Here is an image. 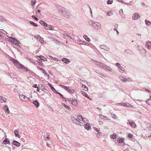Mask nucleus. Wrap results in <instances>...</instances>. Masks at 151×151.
<instances>
[{"label": "nucleus", "mask_w": 151, "mask_h": 151, "mask_svg": "<svg viewBox=\"0 0 151 151\" xmlns=\"http://www.w3.org/2000/svg\"><path fill=\"white\" fill-rule=\"evenodd\" d=\"M88 24L94 29H101V27L100 23L97 22H96L91 20L88 21Z\"/></svg>", "instance_id": "obj_1"}, {"label": "nucleus", "mask_w": 151, "mask_h": 151, "mask_svg": "<svg viewBox=\"0 0 151 151\" xmlns=\"http://www.w3.org/2000/svg\"><path fill=\"white\" fill-rule=\"evenodd\" d=\"M61 12L62 15L66 18H68L71 15L70 12L65 8H63V10Z\"/></svg>", "instance_id": "obj_2"}, {"label": "nucleus", "mask_w": 151, "mask_h": 151, "mask_svg": "<svg viewBox=\"0 0 151 151\" xmlns=\"http://www.w3.org/2000/svg\"><path fill=\"white\" fill-rule=\"evenodd\" d=\"M119 78L122 82H127L132 81V79L130 78L129 77L124 78L123 76H119Z\"/></svg>", "instance_id": "obj_3"}, {"label": "nucleus", "mask_w": 151, "mask_h": 151, "mask_svg": "<svg viewBox=\"0 0 151 151\" xmlns=\"http://www.w3.org/2000/svg\"><path fill=\"white\" fill-rule=\"evenodd\" d=\"M140 49L138 50L141 54L143 56H145L146 54V52L145 50L142 47H140Z\"/></svg>", "instance_id": "obj_4"}, {"label": "nucleus", "mask_w": 151, "mask_h": 151, "mask_svg": "<svg viewBox=\"0 0 151 151\" xmlns=\"http://www.w3.org/2000/svg\"><path fill=\"white\" fill-rule=\"evenodd\" d=\"M20 99L22 100L26 101L28 100L29 101L30 99L29 98L23 95H20L19 96Z\"/></svg>", "instance_id": "obj_5"}, {"label": "nucleus", "mask_w": 151, "mask_h": 151, "mask_svg": "<svg viewBox=\"0 0 151 151\" xmlns=\"http://www.w3.org/2000/svg\"><path fill=\"white\" fill-rule=\"evenodd\" d=\"M127 124H129L130 126L131 127L133 128H135L136 127V125L134 122H133L132 120V121H130L128 119L127 120Z\"/></svg>", "instance_id": "obj_6"}, {"label": "nucleus", "mask_w": 151, "mask_h": 151, "mask_svg": "<svg viewBox=\"0 0 151 151\" xmlns=\"http://www.w3.org/2000/svg\"><path fill=\"white\" fill-rule=\"evenodd\" d=\"M140 17L139 15L137 13H134L132 17V19L134 20L137 19Z\"/></svg>", "instance_id": "obj_7"}, {"label": "nucleus", "mask_w": 151, "mask_h": 151, "mask_svg": "<svg viewBox=\"0 0 151 151\" xmlns=\"http://www.w3.org/2000/svg\"><path fill=\"white\" fill-rule=\"evenodd\" d=\"M36 57L38 58V60H41L43 61H47V59L45 58L43 56H37Z\"/></svg>", "instance_id": "obj_8"}, {"label": "nucleus", "mask_w": 151, "mask_h": 151, "mask_svg": "<svg viewBox=\"0 0 151 151\" xmlns=\"http://www.w3.org/2000/svg\"><path fill=\"white\" fill-rule=\"evenodd\" d=\"M145 46L148 49H150L151 48V42L149 41H146L145 43Z\"/></svg>", "instance_id": "obj_9"}, {"label": "nucleus", "mask_w": 151, "mask_h": 151, "mask_svg": "<svg viewBox=\"0 0 151 151\" xmlns=\"http://www.w3.org/2000/svg\"><path fill=\"white\" fill-rule=\"evenodd\" d=\"M10 42L12 44H15L17 46L19 45V44H20L18 40H16L15 41H14V42H13V41L12 40H10Z\"/></svg>", "instance_id": "obj_10"}, {"label": "nucleus", "mask_w": 151, "mask_h": 151, "mask_svg": "<svg viewBox=\"0 0 151 151\" xmlns=\"http://www.w3.org/2000/svg\"><path fill=\"white\" fill-rule=\"evenodd\" d=\"M71 119L74 124L78 125V123H79V120L74 117L72 118Z\"/></svg>", "instance_id": "obj_11"}, {"label": "nucleus", "mask_w": 151, "mask_h": 151, "mask_svg": "<svg viewBox=\"0 0 151 151\" xmlns=\"http://www.w3.org/2000/svg\"><path fill=\"white\" fill-rule=\"evenodd\" d=\"M33 103L36 108H38L40 104L37 100H35L33 101Z\"/></svg>", "instance_id": "obj_12"}, {"label": "nucleus", "mask_w": 151, "mask_h": 151, "mask_svg": "<svg viewBox=\"0 0 151 151\" xmlns=\"http://www.w3.org/2000/svg\"><path fill=\"white\" fill-rule=\"evenodd\" d=\"M14 62L15 65L17 67L19 68L21 66V64L17 60H14Z\"/></svg>", "instance_id": "obj_13"}, {"label": "nucleus", "mask_w": 151, "mask_h": 151, "mask_svg": "<svg viewBox=\"0 0 151 151\" xmlns=\"http://www.w3.org/2000/svg\"><path fill=\"white\" fill-rule=\"evenodd\" d=\"M46 27H47L46 28H45L47 30H55V29L53 28V27H52V26L50 25H49L47 26H46Z\"/></svg>", "instance_id": "obj_14"}, {"label": "nucleus", "mask_w": 151, "mask_h": 151, "mask_svg": "<svg viewBox=\"0 0 151 151\" xmlns=\"http://www.w3.org/2000/svg\"><path fill=\"white\" fill-rule=\"evenodd\" d=\"M62 61L66 64H68L70 63L69 60L66 58H63L62 59Z\"/></svg>", "instance_id": "obj_15"}, {"label": "nucleus", "mask_w": 151, "mask_h": 151, "mask_svg": "<svg viewBox=\"0 0 151 151\" xmlns=\"http://www.w3.org/2000/svg\"><path fill=\"white\" fill-rule=\"evenodd\" d=\"M123 106H125V107H133V106H132V105H131V104H129L128 103H125L124 102V104H123Z\"/></svg>", "instance_id": "obj_16"}, {"label": "nucleus", "mask_w": 151, "mask_h": 151, "mask_svg": "<svg viewBox=\"0 0 151 151\" xmlns=\"http://www.w3.org/2000/svg\"><path fill=\"white\" fill-rule=\"evenodd\" d=\"M81 93L82 94L83 96H85L88 99L90 100H91V99L88 96V94L86 92H84L83 91H82L81 92Z\"/></svg>", "instance_id": "obj_17"}, {"label": "nucleus", "mask_w": 151, "mask_h": 151, "mask_svg": "<svg viewBox=\"0 0 151 151\" xmlns=\"http://www.w3.org/2000/svg\"><path fill=\"white\" fill-rule=\"evenodd\" d=\"M84 127L86 129L88 130L91 128V127L89 124L86 123L84 125Z\"/></svg>", "instance_id": "obj_18"}, {"label": "nucleus", "mask_w": 151, "mask_h": 151, "mask_svg": "<svg viewBox=\"0 0 151 151\" xmlns=\"http://www.w3.org/2000/svg\"><path fill=\"white\" fill-rule=\"evenodd\" d=\"M10 142L9 139L7 138H5L3 141L2 143L5 145H6L7 144H9Z\"/></svg>", "instance_id": "obj_19"}, {"label": "nucleus", "mask_w": 151, "mask_h": 151, "mask_svg": "<svg viewBox=\"0 0 151 151\" xmlns=\"http://www.w3.org/2000/svg\"><path fill=\"white\" fill-rule=\"evenodd\" d=\"M145 102L151 106V96H150V97L149 99H147L146 100Z\"/></svg>", "instance_id": "obj_20"}, {"label": "nucleus", "mask_w": 151, "mask_h": 151, "mask_svg": "<svg viewBox=\"0 0 151 151\" xmlns=\"http://www.w3.org/2000/svg\"><path fill=\"white\" fill-rule=\"evenodd\" d=\"M14 133L16 137L19 138L20 137V135L18 134V131L17 129H15L14 131Z\"/></svg>", "instance_id": "obj_21"}, {"label": "nucleus", "mask_w": 151, "mask_h": 151, "mask_svg": "<svg viewBox=\"0 0 151 151\" xmlns=\"http://www.w3.org/2000/svg\"><path fill=\"white\" fill-rule=\"evenodd\" d=\"M118 69L119 71L121 73H123L125 71L124 68L122 66L120 67Z\"/></svg>", "instance_id": "obj_22"}, {"label": "nucleus", "mask_w": 151, "mask_h": 151, "mask_svg": "<svg viewBox=\"0 0 151 151\" xmlns=\"http://www.w3.org/2000/svg\"><path fill=\"white\" fill-rule=\"evenodd\" d=\"M71 104L73 105L76 106L77 104V102L76 100L72 98V101Z\"/></svg>", "instance_id": "obj_23"}, {"label": "nucleus", "mask_w": 151, "mask_h": 151, "mask_svg": "<svg viewBox=\"0 0 151 151\" xmlns=\"http://www.w3.org/2000/svg\"><path fill=\"white\" fill-rule=\"evenodd\" d=\"M49 136L50 135L48 133H46V134L45 135H44V139L45 140L46 139L50 140V138L49 137Z\"/></svg>", "instance_id": "obj_24"}, {"label": "nucleus", "mask_w": 151, "mask_h": 151, "mask_svg": "<svg viewBox=\"0 0 151 151\" xmlns=\"http://www.w3.org/2000/svg\"><path fill=\"white\" fill-rule=\"evenodd\" d=\"M3 109H4L5 112H6L8 114H9V108L7 106H5Z\"/></svg>", "instance_id": "obj_25"}, {"label": "nucleus", "mask_w": 151, "mask_h": 151, "mask_svg": "<svg viewBox=\"0 0 151 151\" xmlns=\"http://www.w3.org/2000/svg\"><path fill=\"white\" fill-rule=\"evenodd\" d=\"M6 99L4 97H3L2 96H0V101L1 103L5 102H6Z\"/></svg>", "instance_id": "obj_26"}, {"label": "nucleus", "mask_w": 151, "mask_h": 151, "mask_svg": "<svg viewBox=\"0 0 151 151\" xmlns=\"http://www.w3.org/2000/svg\"><path fill=\"white\" fill-rule=\"evenodd\" d=\"M13 144L14 145L17 147H19L20 146V143L16 141H14L13 142Z\"/></svg>", "instance_id": "obj_27"}, {"label": "nucleus", "mask_w": 151, "mask_h": 151, "mask_svg": "<svg viewBox=\"0 0 151 151\" xmlns=\"http://www.w3.org/2000/svg\"><path fill=\"white\" fill-rule=\"evenodd\" d=\"M56 7L58 9V10L60 11L61 12L62 11L63 8H64L62 6L58 5H56Z\"/></svg>", "instance_id": "obj_28"}, {"label": "nucleus", "mask_w": 151, "mask_h": 151, "mask_svg": "<svg viewBox=\"0 0 151 151\" xmlns=\"http://www.w3.org/2000/svg\"><path fill=\"white\" fill-rule=\"evenodd\" d=\"M40 23L41 25H42L43 26H47V24L46 23V22H44L43 21H42V20L40 21Z\"/></svg>", "instance_id": "obj_29"}, {"label": "nucleus", "mask_w": 151, "mask_h": 151, "mask_svg": "<svg viewBox=\"0 0 151 151\" xmlns=\"http://www.w3.org/2000/svg\"><path fill=\"white\" fill-rule=\"evenodd\" d=\"M83 37L84 38V39L88 42L90 41L91 40L88 37V36L87 35H84L83 36Z\"/></svg>", "instance_id": "obj_30"}, {"label": "nucleus", "mask_w": 151, "mask_h": 151, "mask_svg": "<svg viewBox=\"0 0 151 151\" xmlns=\"http://www.w3.org/2000/svg\"><path fill=\"white\" fill-rule=\"evenodd\" d=\"M146 125L148 129L150 130L151 131V124L150 123H147Z\"/></svg>", "instance_id": "obj_31"}, {"label": "nucleus", "mask_w": 151, "mask_h": 151, "mask_svg": "<svg viewBox=\"0 0 151 151\" xmlns=\"http://www.w3.org/2000/svg\"><path fill=\"white\" fill-rule=\"evenodd\" d=\"M124 52L125 53L129 54H131L132 53L131 51L129 49L125 50L124 51Z\"/></svg>", "instance_id": "obj_32"}, {"label": "nucleus", "mask_w": 151, "mask_h": 151, "mask_svg": "<svg viewBox=\"0 0 151 151\" xmlns=\"http://www.w3.org/2000/svg\"><path fill=\"white\" fill-rule=\"evenodd\" d=\"M69 93L72 94L74 92H75L74 90L72 89H69L68 88V90L67 91Z\"/></svg>", "instance_id": "obj_33"}, {"label": "nucleus", "mask_w": 151, "mask_h": 151, "mask_svg": "<svg viewBox=\"0 0 151 151\" xmlns=\"http://www.w3.org/2000/svg\"><path fill=\"white\" fill-rule=\"evenodd\" d=\"M62 105L65 108L68 109L69 111H70V108L68 106H67V105H65L64 104H62Z\"/></svg>", "instance_id": "obj_34"}, {"label": "nucleus", "mask_w": 151, "mask_h": 151, "mask_svg": "<svg viewBox=\"0 0 151 151\" xmlns=\"http://www.w3.org/2000/svg\"><path fill=\"white\" fill-rule=\"evenodd\" d=\"M104 69H105L107 70H108L109 71H111V69L107 65H104Z\"/></svg>", "instance_id": "obj_35"}, {"label": "nucleus", "mask_w": 151, "mask_h": 151, "mask_svg": "<svg viewBox=\"0 0 151 151\" xmlns=\"http://www.w3.org/2000/svg\"><path fill=\"white\" fill-rule=\"evenodd\" d=\"M145 22L146 25H147L149 26L151 24V22L147 20H145Z\"/></svg>", "instance_id": "obj_36"}, {"label": "nucleus", "mask_w": 151, "mask_h": 151, "mask_svg": "<svg viewBox=\"0 0 151 151\" xmlns=\"http://www.w3.org/2000/svg\"><path fill=\"white\" fill-rule=\"evenodd\" d=\"M59 86L60 87H62L63 88L65 89V90H66L67 91L68 90V89L69 88L67 86H63V85H60Z\"/></svg>", "instance_id": "obj_37"}, {"label": "nucleus", "mask_w": 151, "mask_h": 151, "mask_svg": "<svg viewBox=\"0 0 151 151\" xmlns=\"http://www.w3.org/2000/svg\"><path fill=\"white\" fill-rule=\"evenodd\" d=\"M82 87L84 91H88V88L85 85H82Z\"/></svg>", "instance_id": "obj_38"}, {"label": "nucleus", "mask_w": 151, "mask_h": 151, "mask_svg": "<svg viewBox=\"0 0 151 151\" xmlns=\"http://www.w3.org/2000/svg\"><path fill=\"white\" fill-rule=\"evenodd\" d=\"M116 134L115 133H114L112 135H110V137L111 138L114 139L116 138Z\"/></svg>", "instance_id": "obj_39"}, {"label": "nucleus", "mask_w": 151, "mask_h": 151, "mask_svg": "<svg viewBox=\"0 0 151 151\" xmlns=\"http://www.w3.org/2000/svg\"><path fill=\"white\" fill-rule=\"evenodd\" d=\"M29 23L32 25L33 26H34L35 27H37L38 26V25L37 24L33 22L32 21H30L29 22Z\"/></svg>", "instance_id": "obj_40"}, {"label": "nucleus", "mask_w": 151, "mask_h": 151, "mask_svg": "<svg viewBox=\"0 0 151 151\" xmlns=\"http://www.w3.org/2000/svg\"><path fill=\"white\" fill-rule=\"evenodd\" d=\"M96 136L97 137L99 138H101L102 137V135L101 134V133L99 132H97L96 134Z\"/></svg>", "instance_id": "obj_41"}, {"label": "nucleus", "mask_w": 151, "mask_h": 151, "mask_svg": "<svg viewBox=\"0 0 151 151\" xmlns=\"http://www.w3.org/2000/svg\"><path fill=\"white\" fill-rule=\"evenodd\" d=\"M95 64L97 65L100 66L101 67H103V65L102 64L99 62L97 61L96 63Z\"/></svg>", "instance_id": "obj_42"}, {"label": "nucleus", "mask_w": 151, "mask_h": 151, "mask_svg": "<svg viewBox=\"0 0 151 151\" xmlns=\"http://www.w3.org/2000/svg\"><path fill=\"white\" fill-rule=\"evenodd\" d=\"M49 57L50 58H51L53 60H55L57 61H58L59 60L57 58H54V57H52V56H50Z\"/></svg>", "instance_id": "obj_43"}, {"label": "nucleus", "mask_w": 151, "mask_h": 151, "mask_svg": "<svg viewBox=\"0 0 151 151\" xmlns=\"http://www.w3.org/2000/svg\"><path fill=\"white\" fill-rule=\"evenodd\" d=\"M81 121H82L84 123H86L88 121V119H87L86 118H83L82 117Z\"/></svg>", "instance_id": "obj_44"}, {"label": "nucleus", "mask_w": 151, "mask_h": 151, "mask_svg": "<svg viewBox=\"0 0 151 151\" xmlns=\"http://www.w3.org/2000/svg\"><path fill=\"white\" fill-rule=\"evenodd\" d=\"M5 21V19L2 16H0V21L3 22Z\"/></svg>", "instance_id": "obj_45"}, {"label": "nucleus", "mask_w": 151, "mask_h": 151, "mask_svg": "<svg viewBox=\"0 0 151 151\" xmlns=\"http://www.w3.org/2000/svg\"><path fill=\"white\" fill-rule=\"evenodd\" d=\"M113 2V0H108L107 1V4H111Z\"/></svg>", "instance_id": "obj_46"}, {"label": "nucleus", "mask_w": 151, "mask_h": 151, "mask_svg": "<svg viewBox=\"0 0 151 151\" xmlns=\"http://www.w3.org/2000/svg\"><path fill=\"white\" fill-rule=\"evenodd\" d=\"M42 72L43 73H44V74H45V75H46L48 77V78H49V75L47 74V73L46 72V71L45 70L43 69V70H42Z\"/></svg>", "instance_id": "obj_47"}, {"label": "nucleus", "mask_w": 151, "mask_h": 151, "mask_svg": "<svg viewBox=\"0 0 151 151\" xmlns=\"http://www.w3.org/2000/svg\"><path fill=\"white\" fill-rule=\"evenodd\" d=\"M111 116L114 119H116L117 118V116L114 114H111Z\"/></svg>", "instance_id": "obj_48"}, {"label": "nucleus", "mask_w": 151, "mask_h": 151, "mask_svg": "<svg viewBox=\"0 0 151 151\" xmlns=\"http://www.w3.org/2000/svg\"><path fill=\"white\" fill-rule=\"evenodd\" d=\"M56 93L57 94H59L60 96V97L61 98H63L64 99H65V97H63V96L60 92H58L57 91H56Z\"/></svg>", "instance_id": "obj_49"}, {"label": "nucleus", "mask_w": 151, "mask_h": 151, "mask_svg": "<svg viewBox=\"0 0 151 151\" xmlns=\"http://www.w3.org/2000/svg\"><path fill=\"white\" fill-rule=\"evenodd\" d=\"M35 38H36L37 40H39L40 39H41V37L40 35H37L35 36Z\"/></svg>", "instance_id": "obj_50"}, {"label": "nucleus", "mask_w": 151, "mask_h": 151, "mask_svg": "<svg viewBox=\"0 0 151 151\" xmlns=\"http://www.w3.org/2000/svg\"><path fill=\"white\" fill-rule=\"evenodd\" d=\"M82 117V116L81 115H78L77 116V118L78 119V120L80 121H81Z\"/></svg>", "instance_id": "obj_51"}, {"label": "nucleus", "mask_w": 151, "mask_h": 151, "mask_svg": "<svg viewBox=\"0 0 151 151\" xmlns=\"http://www.w3.org/2000/svg\"><path fill=\"white\" fill-rule=\"evenodd\" d=\"M36 3V1L35 0H32L31 1V5L32 6H33Z\"/></svg>", "instance_id": "obj_52"}, {"label": "nucleus", "mask_w": 151, "mask_h": 151, "mask_svg": "<svg viewBox=\"0 0 151 151\" xmlns=\"http://www.w3.org/2000/svg\"><path fill=\"white\" fill-rule=\"evenodd\" d=\"M113 14L111 12L109 11V12H108L106 13V15L109 16H110Z\"/></svg>", "instance_id": "obj_53"}, {"label": "nucleus", "mask_w": 151, "mask_h": 151, "mask_svg": "<svg viewBox=\"0 0 151 151\" xmlns=\"http://www.w3.org/2000/svg\"><path fill=\"white\" fill-rule=\"evenodd\" d=\"M118 141L119 143H121L123 142L124 141V140L122 138H120L119 139H118Z\"/></svg>", "instance_id": "obj_54"}, {"label": "nucleus", "mask_w": 151, "mask_h": 151, "mask_svg": "<svg viewBox=\"0 0 151 151\" xmlns=\"http://www.w3.org/2000/svg\"><path fill=\"white\" fill-rule=\"evenodd\" d=\"M119 14L120 15H122L123 14V11L122 9H120L119 11Z\"/></svg>", "instance_id": "obj_55"}, {"label": "nucleus", "mask_w": 151, "mask_h": 151, "mask_svg": "<svg viewBox=\"0 0 151 151\" xmlns=\"http://www.w3.org/2000/svg\"><path fill=\"white\" fill-rule=\"evenodd\" d=\"M110 50V49L109 47H107L106 46L104 45V50L109 51Z\"/></svg>", "instance_id": "obj_56"}, {"label": "nucleus", "mask_w": 151, "mask_h": 151, "mask_svg": "<svg viewBox=\"0 0 151 151\" xmlns=\"http://www.w3.org/2000/svg\"><path fill=\"white\" fill-rule=\"evenodd\" d=\"M42 44H44V41L43 40L42 38H41V39H40L39 40H38Z\"/></svg>", "instance_id": "obj_57"}, {"label": "nucleus", "mask_w": 151, "mask_h": 151, "mask_svg": "<svg viewBox=\"0 0 151 151\" xmlns=\"http://www.w3.org/2000/svg\"><path fill=\"white\" fill-rule=\"evenodd\" d=\"M50 88H51V89L54 92L56 93V91H57L55 90V88L51 86H50Z\"/></svg>", "instance_id": "obj_58"}, {"label": "nucleus", "mask_w": 151, "mask_h": 151, "mask_svg": "<svg viewBox=\"0 0 151 151\" xmlns=\"http://www.w3.org/2000/svg\"><path fill=\"white\" fill-rule=\"evenodd\" d=\"M39 88L40 89H42L43 88V87L42 85V84H40L38 85Z\"/></svg>", "instance_id": "obj_59"}, {"label": "nucleus", "mask_w": 151, "mask_h": 151, "mask_svg": "<svg viewBox=\"0 0 151 151\" xmlns=\"http://www.w3.org/2000/svg\"><path fill=\"white\" fill-rule=\"evenodd\" d=\"M80 42V43L81 44L84 45V44H86V42L84 41H83L81 40H80V41H79Z\"/></svg>", "instance_id": "obj_60"}, {"label": "nucleus", "mask_w": 151, "mask_h": 151, "mask_svg": "<svg viewBox=\"0 0 151 151\" xmlns=\"http://www.w3.org/2000/svg\"><path fill=\"white\" fill-rule=\"evenodd\" d=\"M32 17L35 20H36V21H38V18H37V17H35V16H34V15H32Z\"/></svg>", "instance_id": "obj_61"}, {"label": "nucleus", "mask_w": 151, "mask_h": 151, "mask_svg": "<svg viewBox=\"0 0 151 151\" xmlns=\"http://www.w3.org/2000/svg\"><path fill=\"white\" fill-rule=\"evenodd\" d=\"M128 136L130 138H132L133 137V135L131 134H128Z\"/></svg>", "instance_id": "obj_62"}, {"label": "nucleus", "mask_w": 151, "mask_h": 151, "mask_svg": "<svg viewBox=\"0 0 151 151\" xmlns=\"http://www.w3.org/2000/svg\"><path fill=\"white\" fill-rule=\"evenodd\" d=\"M118 25L117 24H116L114 25V31L115 30H116V28L118 27Z\"/></svg>", "instance_id": "obj_63"}, {"label": "nucleus", "mask_w": 151, "mask_h": 151, "mask_svg": "<svg viewBox=\"0 0 151 151\" xmlns=\"http://www.w3.org/2000/svg\"><path fill=\"white\" fill-rule=\"evenodd\" d=\"M116 66L117 67L119 68L120 67H121L120 64L119 63H116Z\"/></svg>", "instance_id": "obj_64"}]
</instances>
